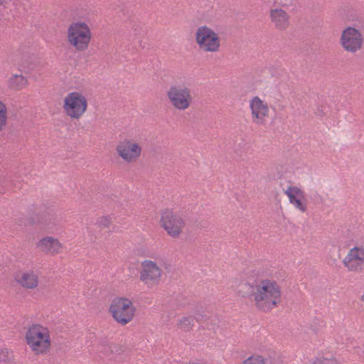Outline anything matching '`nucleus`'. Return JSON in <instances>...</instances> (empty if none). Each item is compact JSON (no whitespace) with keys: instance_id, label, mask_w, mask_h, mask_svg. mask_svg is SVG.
Segmentation results:
<instances>
[{"instance_id":"1","label":"nucleus","mask_w":364,"mask_h":364,"mask_svg":"<svg viewBox=\"0 0 364 364\" xmlns=\"http://www.w3.org/2000/svg\"><path fill=\"white\" fill-rule=\"evenodd\" d=\"M92 39L90 26L85 21L72 22L67 28L66 41L75 51L83 52L88 49Z\"/></svg>"},{"instance_id":"2","label":"nucleus","mask_w":364,"mask_h":364,"mask_svg":"<svg viewBox=\"0 0 364 364\" xmlns=\"http://www.w3.org/2000/svg\"><path fill=\"white\" fill-rule=\"evenodd\" d=\"M194 41L199 50L204 53H218L222 46L219 33L208 25H201L196 29Z\"/></svg>"},{"instance_id":"3","label":"nucleus","mask_w":364,"mask_h":364,"mask_svg":"<svg viewBox=\"0 0 364 364\" xmlns=\"http://www.w3.org/2000/svg\"><path fill=\"white\" fill-rule=\"evenodd\" d=\"M63 110L65 114L73 120L82 118L87 111L88 100L80 91L68 92L63 100Z\"/></svg>"},{"instance_id":"4","label":"nucleus","mask_w":364,"mask_h":364,"mask_svg":"<svg viewBox=\"0 0 364 364\" xmlns=\"http://www.w3.org/2000/svg\"><path fill=\"white\" fill-rule=\"evenodd\" d=\"M166 97L168 104L179 112L187 110L193 102L191 89L183 85H171L166 92Z\"/></svg>"},{"instance_id":"5","label":"nucleus","mask_w":364,"mask_h":364,"mask_svg":"<svg viewBox=\"0 0 364 364\" xmlns=\"http://www.w3.org/2000/svg\"><path fill=\"white\" fill-rule=\"evenodd\" d=\"M143 143L136 139L126 138L119 141L115 146V153L121 161L127 164L136 163L143 154Z\"/></svg>"},{"instance_id":"6","label":"nucleus","mask_w":364,"mask_h":364,"mask_svg":"<svg viewBox=\"0 0 364 364\" xmlns=\"http://www.w3.org/2000/svg\"><path fill=\"white\" fill-rule=\"evenodd\" d=\"M159 224L166 234L172 239L180 238L186 226V220L170 209L161 212Z\"/></svg>"},{"instance_id":"7","label":"nucleus","mask_w":364,"mask_h":364,"mask_svg":"<svg viewBox=\"0 0 364 364\" xmlns=\"http://www.w3.org/2000/svg\"><path fill=\"white\" fill-rule=\"evenodd\" d=\"M109 311L118 323L124 326L133 319L136 308L127 298L115 297L112 300Z\"/></svg>"},{"instance_id":"8","label":"nucleus","mask_w":364,"mask_h":364,"mask_svg":"<svg viewBox=\"0 0 364 364\" xmlns=\"http://www.w3.org/2000/svg\"><path fill=\"white\" fill-rule=\"evenodd\" d=\"M163 275L164 271L161 267L155 260L146 259L141 261L139 277L148 288L159 285Z\"/></svg>"},{"instance_id":"9","label":"nucleus","mask_w":364,"mask_h":364,"mask_svg":"<svg viewBox=\"0 0 364 364\" xmlns=\"http://www.w3.org/2000/svg\"><path fill=\"white\" fill-rule=\"evenodd\" d=\"M28 345L37 353H46L50 346V340L47 328L40 325H33L26 332Z\"/></svg>"},{"instance_id":"10","label":"nucleus","mask_w":364,"mask_h":364,"mask_svg":"<svg viewBox=\"0 0 364 364\" xmlns=\"http://www.w3.org/2000/svg\"><path fill=\"white\" fill-rule=\"evenodd\" d=\"M249 109L252 122L257 126H264L270 119V105L264 99L255 95L249 100Z\"/></svg>"},{"instance_id":"11","label":"nucleus","mask_w":364,"mask_h":364,"mask_svg":"<svg viewBox=\"0 0 364 364\" xmlns=\"http://www.w3.org/2000/svg\"><path fill=\"white\" fill-rule=\"evenodd\" d=\"M363 42L364 38L360 30L352 26H348L343 30L340 44L345 51L357 53L362 49Z\"/></svg>"},{"instance_id":"12","label":"nucleus","mask_w":364,"mask_h":364,"mask_svg":"<svg viewBox=\"0 0 364 364\" xmlns=\"http://www.w3.org/2000/svg\"><path fill=\"white\" fill-rule=\"evenodd\" d=\"M342 264L349 272H362L364 270V246L355 245L348 249Z\"/></svg>"},{"instance_id":"13","label":"nucleus","mask_w":364,"mask_h":364,"mask_svg":"<svg viewBox=\"0 0 364 364\" xmlns=\"http://www.w3.org/2000/svg\"><path fill=\"white\" fill-rule=\"evenodd\" d=\"M292 207L301 213L308 210V199L305 191L297 186H289L284 191Z\"/></svg>"},{"instance_id":"14","label":"nucleus","mask_w":364,"mask_h":364,"mask_svg":"<svg viewBox=\"0 0 364 364\" xmlns=\"http://www.w3.org/2000/svg\"><path fill=\"white\" fill-rule=\"evenodd\" d=\"M269 18L272 26L279 31L287 30L290 26L291 17L281 7H272L269 11Z\"/></svg>"},{"instance_id":"15","label":"nucleus","mask_w":364,"mask_h":364,"mask_svg":"<svg viewBox=\"0 0 364 364\" xmlns=\"http://www.w3.org/2000/svg\"><path fill=\"white\" fill-rule=\"evenodd\" d=\"M36 247L44 255L54 256L63 252V245L53 236H45L36 242Z\"/></svg>"},{"instance_id":"16","label":"nucleus","mask_w":364,"mask_h":364,"mask_svg":"<svg viewBox=\"0 0 364 364\" xmlns=\"http://www.w3.org/2000/svg\"><path fill=\"white\" fill-rule=\"evenodd\" d=\"M14 281L26 289H34L38 287L39 277L33 270H18L13 275Z\"/></svg>"},{"instance_id":"17","label":"nucleus","mask_w":364,"mask_h":364,"mask_svg":"<svg viewBox=\"0 0 364 364\" xmlns=\"http://www.w3.org/2000/svg\"><path fill=\"white\" fill-rule=\"evenodd\" d=\"M256 293L259 295L278 296L281 294L280 287L274 280L263 279L257 284Z\"/></svg>"},{"instance_id":"18","label":"nucleus","mask_w":364,"mask_h":364,"mask_svg":"<svg viewBox=\"0 0 364 364\" xmlns=\"http://www.w3.org/2000/svg\"><path fill=\"white\" fill-rule=\"evenodd\" d=\"M28 80L23 75L12 73L6 80V86L9 90L18 92L28 86Z\"/></svg>"},{"instance_id":"19","label":"nucleus","mask_w":364,"mask_h":364,"mask_svg":"<svg viewBox=\"0 0 364 364\" xmlns=\"http://www.w3.org/2000/svg\"><path fill=\"white\" fill-rule=\"evenodd\" d=\"M255 301L259 309L267 311L279 302V297H255Z\"/></svg>"},{"instance_id":"20","label":"nucleus","mask_w":364,"mask_h":364,"mask_svg":"<svg viewBox=\"0 0 364 364\" xmlns=\"http://www.w3.org/2000/svg\"><path fill=\"white\" fill-rule=\"evenodd\" d=\"M9 111L6 105L0 100V132L4 130L8 124Z\"/></svg>"},{"instance_id":"21","label":"nucleus","mask_w":364,"mask_h":364,"mask_svg":"<svg viewBox=\"0 0 364 364\" xmlns=\"http://www.w3.org/2000/svg\"><path fill=\"white\" fill-rule=\"evenodd\" d=\"M243 364H275L271 357L264 358L260 355H252L246 359Z\"/></svg>"},{"instance_id":"22","label":"nucleus","mask_w":364,"mask_h":364,"mask_svg":"<svg viewBox=\"0 0 364 364\" xmlns=\"http://www.w3.org/2000/svg\"><path fill=\"white\" fill-rule=\"evenodd\" d=\"M193 316H183L179 320V325L184 328L186 331H190L193 326Z\"/></svg>"},{"instance_id":"23","label":"nucleus","mask_w":364,"mask_h":364,"mask_svg":"<svg viewBox=\"0 0 364 364\" xmlns=\"http://www.w3.org/2000/svg\"><path fill=\"white\" fill-rule=\"evenodd\" d=\"M193 312L195 314L194 316H193V320L195 319L197 322H200L203 319L209 318V316L204 313L201 306L200 308L196 306Z\"/></svg>"},{"instance_id":"24","label":"nucleus","mask_w":364,"mask_h":364,"mask_svg":"<svg viewBox=\"0 0 364 364\" xmlns=\"http://www.w3.org/2000/svg\"><path fill=\"white\" fill-rule=\"evenodd\" d=\"M294 0H274V7H281L284 9L291 6Z\"/></svg>"},{"instance_id":"25","label":"nucleus","mask_w":364,"mask_h":364,"mask_svg":"<svg viewBox=\"0 0 364 364\" xmlns=\"http://www.w3.org/2000/svg\"><path fill=\"white\" fill-rule=\"evenodd\" d=\"M313 364H338V363L334 358H317Z\"/></svg>"},{"instance_id":"26","label":"nucleus","mask_w":364,"mask_h":364,"mask_svg":"<svg viewBox=\"0 0 364 364\" xmlns=\"http://www.w3.org/2000/svg\"><path fill=\"white\" fill-rule=\"evenodd\" d=\"M99 224L103 227H109L111 224V218L109 216H103L99 219Z\"/></svg>"},{"instance_id":"27","label":"nucleus","mask_w":364,"mask_h":364,"mask_svg":"<svg viewBox=\"0 0 364 364\" xmlns=\"http://www.w3.org/2000/svg\"><path fill=\"white\" fill-rule=\"evenodd\" d=\"M0 359L3 361H10V357L7 350H1L0 353Z\"/></svg>"},{"instance_id":"28","label":"nucleus","mask_w":364,"mask_h":364,"mask_svg":"<svg viewBox=\"0 0 364 364\" xmlns=\"http://www.w3.org/2000/svg\"><path fill=\"white\" fill-rule=\"evenodd\" d=\"M6 0H0V7L4 4Z\"/></svg>"},{"instance_id":"29","label":"nucleus","mask_w":364,"mask_h":364,"mask_svg":"<svg viewBox=\"0 0 364 364\" xmlns=\"http://www.w3.org/2000/svg\"><path fill=\"white\" fill-rule=\"evenodd\" d=\"M361 300L364 301V297H361Z\"/></svg>"}]
</instances>
